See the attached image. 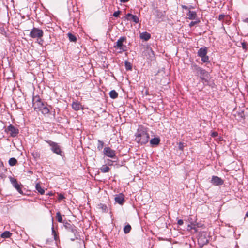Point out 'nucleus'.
Returning a JSON list of instances; mask_svg holds the SVG:
<instances>
[{
    "instance_id": "nucleus-34",
    "label": "nucleus",
    "mask_w": 248,
    "mask_h": 248,
    "mask_svg": "<svg viewBox=\"0 0 248 248\" xmlns=\"http://www.w3.org/2000/svg\"><path fill=\"white\" fill-rule=\"evenodd\" d=\"M199 22V20L198 21H192L189 24V26L190 27L193 26L194 25H195V24H197Z\"/></svg>"
},
{
    "instance_id": "nucleus-2",
    "label": "nucleus",
    "mask_w": 248,
    "mask_h": 248,
    "mask_svg": "<svg viewBox=\"0 0 248 248\" xmlns=\"http://www.w3.org/2000/svg\"><path fill=\"white\" fill-rule=\"evenodd\" d=\"M32 104L34 110L37 112L41 111L44 115L47 114L50 112L49 109L41 101L38 96H33Z\"/></svg>"
},
{
    "instance_id": "nucleus-8",
    "label": "nucleus",
    "mask_w": 248,
    "mask_h": 248,
    "mask_svg": "<svg viewBox=\"0 0 248 248\" xmlns=\"http://www.w3.org/2000/svg\"><path fill=\"white\" fill-rule=\"evenodd\" d=\"M43 35V31L42 30L36 28H33L31 31L30 36L33 38H41Z\"/></svg>"
},
{
    "instance_id": "nucleus-20",
    "label": "nucleus",
    "mask_w": 248,
    "mask_h": 248,
    "mask_svg": "<svg viewBox=\"0 0 248 248\" xmlns=\"http://www.w3.org/2000/svg\"><path fill=\"white\" fill-rule=\"evenodd\" d=\"M8 162H9V164L10 166H14L16 164V163H17V161L16 159V158H15L14 157H12V158H10Z\"/></svg>"
},
{
    "instance_id": "nucleus-18",
    "label": "nucleus",
    "mask_w": 248,
    "mask_h": 248,
    "mask_svg": "<svg viewBox=\"0 0 248 248\" xmlns=\"http://www.w3.org/2000/svg\"><path fill=\"white\" fill-rule=\"evenodd\" d=\"M35 188L37 190V191L41 195L44 194L45 190H44L43 188H42L39 183H37L36 184Z\"/></svg>"
},
{
    "instance_id": "nucleus-3",
    "label": "nucleus",
    "mask_w": 248,
    "mask_h": 248,
    "mask_svg": "<svg viewBox=\"0 0 248 248\" xmlns=\"http://www.w3.org/2000/svg\"><path fill=\"white\" fill-rule=\"evenodd\" d=\"M191 69L196 73L198 76L200 78L203 82L208 84L209 79V73L206 71L205 69L198 66L195 63L191 64Z\"/></svg>"
},
{
    "instance_id": "nucleus-44",
    "label": "nucleus",
    "mask_w": 248,
    "mask_h": 248,
    "mask_svg": "<svg viewBox=\"0 0 248 248\" xmlns=\"http://www.w3.org/2000/svg\"><path fill=\"white\" fill-rule=\"evenodd\" d=\"M204 239H205V241H203V244L208 243V240L205 238H204Z\"/></svg>"
},
{
    "instance_id": "nucleus-46",
    "label": "nucleus",
    "mask_w": 248,
    "mask_h": 248,
    "mask_svg": "<svg viewBox=\"0 0 248 248\" xmlns=\"http://www.w3.org/2000/svg\"><path fill=\"white\" fill-rule=\"evenodd\" d=\"M246 216H247V217H248V211L246 213Z\"/></svg>"
},
{
    "instance_id": "nucleus-11",
    "label": "nucleus",
    "mask_w": 248,
    "mask_h": 248,
    "mask_svg": "<svg viewBox=\"0 0 248 248\" xmlns=\"http://www.w3.org/2000/svg\"><path fill=\"white\" fill-rule=\"evenodd\" d=\"M211 183L215 186H220L224 183V181L218 176H213Z\"/></svg>"
},
{
    "instance_id": "nucleus-16",
    "label": "nucleus",
    "mask_w": 248,
    "mask_h": 248,
    "mask_svg": "<svg viewBox=\"0 0 248 248\" xmlns=\"http://www.w3.org/2000/svg\"><path fill=\"white\" fill-rule=\"evenodd\" d=\"M72 106L73 108L75 110L77 111V110H79L80 109L81 105L78 102H74L72 103Z\"/></svg>"
},
{
    "instance_id": "nucleus-6",
    "label": "nucleus",
    "mask_w": 248,
    "mask_h": 248,
    "mask_svg": "<svg viewBox=\"0 0 248 248\" xmlns=\"http://www.w3.org/2000/svg\"><path fill=\"white\" fill-rule=\"evenodd\" d=\"M63 226L68 231L73 233L74 235H78L77 228L74 224H70L67 221H63Z\"/></svg>"
},
{
    "instance_id": "nucleus-27",
    "label": "nucleus",
    "mask_w": 248,
    "mask_h": 248,
    "mask_svg": "<svg viewBox=\"0 0 248 248\" xmlns=\"http://www.w3.org/2000/svg\"><path fill=\"white\" fill-rule=\"evenodd\" d=\"M124 64H125V69L127 70H131L132 66H131L130 62H128V61H125Z\"/></svg>"
},
{
    "instance_id": "nucleus-17",
    "label": "nucleus",
    "mask_w": 248,
    "mask_h": 248,
    "mask_svg": "<svg viewBox=\"0 0 248 248\" xmlns=\"http://www.w3.org/2000/svg\"><path fill=\"white\" fill-rule=\"evenodd\" d=\"M160 140L158 138H154L150 140V144L152 145H157L160 142Z\"/></svg>"
},
{
    "instance_id": "nucleus-33",
    "label": "nucleus",
    "mask_w": 248,
    "mask_h": 248,
    "mask_svg": "<svg viewBox=\"0 0 248 248\" xmlns=\"http://www.w3.org/2000/svg\"><path fill=\"white\" fill-rule=\"evenodd\" d=\"M132 16H133L132 14H131L130 13H128L126 15L125 18L126 19L130 20V18Z\"/></svg>"
},
{
    "instance_id": "nucleus-24",
    "label": "nucleus",
    "mask_w": 248,
    "mask_h": 248,
    "mask_svg": "<svg viewBox=\"0 0 248 248\" xmlns=\"http://www.w3.org/2000/svg\"><path fill=\"white\" fill-rule=\"evenodd\" d=\"M56 217L57 221L60 223H63L62 218L60 212H58L56 213Z\"/></svg>"
},
{
    "instance_id": "nucleus-43",
    "label": "nucleus",
    "mask_w": 248,
    "mask_h": 248,
    "mask_svg": "<svg viewBox=\"0 0 248 248\" xmlns=\"http://www.w3.org/2000/svg\"><path fill=\"white\" fill-rule=\"evenodd\" d=\"M202 235L201 237H199V238L198 239V241L199 242H201L202 241Z\"/></svg>"
},
{
    "instance_id": "nucleus-15",
    "label": "nucleus",
    "mask_w": 248,
    "mask_h": 248,
    "mask_svg": "<svg viewBox=\"0 0 248 248\" xmlns=\"http://www.w3.org/2000/svg\"><path fill=\"white\" fill-rule=\"evenodd\" d=\"M187 15L188 16L187 18L190 20L195 19L197 16V14L196 12L192 11H189Z\"/></svg>"
},
{
    "instance_id": "nucleus-30",
    "label": "nucleus",
    "mask_w": 248,
    "mask_h": 248,
    "mask_svg": "<svg viewBox=\"0 0 248 248\" xmlns=\"http://www.w3.org/2000/svg\"><path fill=\"white\" fill-rule=\"evenodd\" d=\"M202 58V61L203 62H209V57L208 56L205 55V56H203V57H201Z\"/></svg>"
},
{
    "instance_id": "nucleus-38",
    "label": "nucleus",
    "mask_w": 248,
    "mask_h": 248,
    "mask_svg": "<svg viewBox=\"0 0 248 248\" xmlns=\"http://www.w3.org/2000/svg\"><path fill=\"white\" fill-rule=\"evenodd\" d=\"M64 198V196H63L62 194H60L59 195V198H58V199H59V200H62Z\"/></svg>"
},
{
    "instance_id": "nucleus-40",
    "label": "nucleus",
    "mask_w": 248,
    "mask_h": 248,
    "mask_svg": "<svg viewBox=\"0 0 248 248\" xmlns=\"http://www.w3.org/2000/svg\"><path fill=\"white\" fill-rule=\"evenodd\" d=\"M217 135H218V133L217 132H213L211 134V136L213 137H215L217 136Z\"/></svg>"
},
{
    "instance_id": "nucleus-7",
    "label": "nucleus",
    "mask_w": 248,
    "mask_h": 248,
    "mask_svg": "<svg viewBox=\"0 0 248 248\" xmlns=\"http://www.w3.org/2000/svg\"><path fill=\"white\" fill-rule=\"evenodd\" d=\"M5 131L10 134L12 137H16L19 133L18 128L15 127L12 124H10L5 129Z\"/></svg>"
},
{
    "instance_id": "nucleus-47",
    "label": "nucleus",
    "mask_w": 248,
    "mask_h": 248,
    "mask_svg": "<svg viewBox=\"0 0 248 248\" xmlns=\"http://www.w3.org/2000/svg\"><path fill=\"white\" fill-rule=\"evenodd\" d=\"M183 8H185V9H187V7H186V6H183Z\"/></svg>"
},
{
    "instance_id": "nucleus-9",
    "label": "nucleus",
    "mask_w": 248,
    "mask_h": 248,
    "mask_svg": "<svg viewBox=\"0 0 248 248\" xmlns=\"http://www.w3.org/2000/svg\"><path fill=\"white\" fill-rule=\"evenodd\" d=\"M103 153L106 156L108 157L111 158H116V151L109 147H105L104 148Z\"/></svg>"
},
{
    "instance_id": "nucleus-36",
    "label": "nucleus",
    "mask_w": 248,
    "mask_h": 248,
    "mask_svg": "<svg viewBox=\"0 0 248 248\" xmlns=\"http://www.w3.org/2000/svg\"><path fill=\"white\" fill-rule=\"evenodd\" d=\"M120 14V11H117L113 13V16L114 17H118Z\"/></svg>"
},
{
    "instance_id": "nucleus-14",
    "label": "nucleus",
    "mask_w": 248,
    "mask_h": 248,
    "mask_svg": "<svg viewBox=\"0 0 248 248\" xmlns=\"http://www.w3.org/2000/svg\"><path fill=\"white\" fill-rule=\"evenodd\" d=\"M140 38L142 40L147 41L151 38V34L145 31L140 34Z\"/></svg>"
},
{
    "instance_id": "nucleus-4",
    "label": "nucleus",
    "mask_w": 248,
    "mask_h": 248,
    "mask_svg": "<svg viewBox=\"0 0 248 248\" xmlns=\"http://www.w3.org/2000/svg\"><path fill=\"white\" fill-rule=\"evenodd\" d=\"M50 147L51 151L54 154L59 155L62 157L64 156V152L62 151L61 146L57 142L50 140H45Z\"/></svg>"
},
{
    "instance_id": "nucleus-41",
    "label": "nucleus",
    "mask_w": 248,
    "mask_h": 248,
    "mask_svg": "<svg viewBox=\"0 0 248 248\" xmlns=\"http://www.w3.org/2000/svg\"><path fill=\"white\" fill-rule=\"evenodd\" d=\"M130 0H120V1L121 2H123V3H125V2H128V1H129Z\"/></svg>"
},
{
    "instance_id": "nucleus-32",
    "label": "nucleus",
    "mask_w": 248,
    "mask_h": 248,
    "mask_svg": "<svg viewBox=\"0 0 248 248\" xmlns=\"http://www.w3.org/2000/svg\"><path fill=\"white\" fill-rule=\"evenodd\" d=\"M184 147H185V143H184L180 142L179 143L178 148H179V149L180 150L183 151L184 150Z\"/></svg>"
},
{
    "instance_id": "nucleus-39",
    "label": "nucleus",
    "mask_w": 248,
    "mask_h": 248,
    "mask_svg": "<svg viewBox=\"0 0 248 248\" xmlns=\"http://www.w3.org/2000/svg\"><path fill=\"white\" fill-rule=\"evenodd\" d=\"M183 220L182 219H179L178 220L177 224L179 225H182L183 224Z\"/></svg>"
},
{
    "instance_id": "nucleus-22",
    "label": "nucleus",
    "mask_w": 248,
    "mask_h": 248,
    "mask_svg": "<svg viewBox=\"0 0 248 248\" xmlns=\"http://www.w3.org/2000/svg\"><path fill=\"white\" fill-rule=\"evenodd\" d=\"M118 95V93L114 90L109 92V96L112 99H115L117 98Z\"/></svg>"
},
{
    "instance_id": "nucleus-1",
    "label": "nucleus",
    "mask_w": 248,
    "mask_h": 248,
    "mask_svg": "<svg viewBox=\"0 0 248 248\" xmlns=\"http://www.w3.org/2000/svg\"><path fill=\"white\" fill-rule=\"evenodd\" d=\"M136 141L141 144L147 143L149 140L150 136L147 133V129L143 126H139L135 134Z\"/></svg>"
},
{
    "instance_id": "nucleus-42",
    "label": "nucleus",
    "mask_w": 248,
    "mask_h": 248,
    "mask_svg": "<svg viewBox=\"0 0 248 248\" xmlns=\"http://www.w3.org/2000/svg\"><path fill=\"white\" fill-rule=\"evenodd\" d=\"M33 155H34V156L35 157H39V155L38 154V153H35V154L33 153Z\"/></svg>"
},
{
    "instance_id": "nucleus-19",
    "label": "nucleus",
    "mask_w": 248,
    "mask_h": 248,
    "mask_svg": "<svg viewBox=\"0 0 248 248\" xmlns=\"http://www.w3.org/2000/svg\"><path fill=\"white\" fill-rule=\"evenodd\" d=\"M100 171L103 173H106L108 172L110 168L108 166H107L106 165H103L100 169Z\"/></svg>"
},
{
    "instance_id": "nucleus-45",
    "label": "nucleus",
    "mask_w": 248,
    "mask_h": 248,
    "mask_svg": "<svg viewBox=\"0 0 248 248\" xmlns=\"http://www.w3.org/2000/svg\"><path fill=\"white\" fill-rule=\"evenodd\" d=\"M242 46H243V48H245L246 47V45H245V43H242Z\"/></svg>"
},
{
    "instance_id": "nucleus-29",
    "label": "nucleus",
    "mask_w": 248,
    "mask_h": 248,
    "mask_svg": "<svg viewBox=\"0 0 248 248\" xmlns=\"http://www.w3.org/2000/svg\"><path fill=\"white\" fill-rule=\"evenodd\" d=\"M132 20L133 22L137 23L139 22V19L138 16L136 15H133L131 16L130 20Z\"/></svg>"
},
{
    "instance_id": "nucleus-21",
    "label": "nucleus",
    "mask_w": 248,
    "mask_h": 248,
    "mask_svg": "<svg viewBox=\"0 0 248 248\" xmlns=\"http://www.w3.org/2000/svg\"><path fill=\"white\" fill-rule=\"evenodd\" d=\"M12 233L10 232L5 231L1 234V237L3 238H7L10 237Z\"/></svg>"
},
{
    "instance_id": "nucleus-28",
    "label": "nucleus",
    "mask_w": 248,
    "mask_h": 248,
    "mask_svg": "<svg viewBox=\"0 0 248 248\" xmlns=\"http://www.w3.org/2000/svg\"><path fill=\"white\" fill-rule=\"evenodd\" d=\"M52 233L54 236V239L55 241H57L58 239V236H57V234L56 233V232L54 230L53 226L52 227Z\"/></svg>"
},
{
    "instance_id": "nucleus-37",
    "label": "nucleus",
    "mask_w": 248,
    "mask_h": 248,
    "mask_svg": "<svg viewBox=\"0 0 248 248\" xmlns=\"http://www.w3.org/2000/svg\"><path fill=\"white\" fill-rule=\"evenodd\" d=\"M79 236V234H78V235H74V237L73 238H71L70 239V240L72 241H75V240L76 239H78V237Z\"/></svg>"
},
{
    "instance_id": "nucleus-25",
    "label": "nucleus",
    "mask_w": 248,
    "mask_h": 248,
    "mask_svg": "<svg viewBox=\"0 0 248 248\" xmlns=\"http://www.w3.org/2000/svg\"><path fill=\"white\" fill-rule=\"evenodd\" d=\"M97 141H98V144H97V148L99 151H100L103 149L104 143L103 141H101L99 140H98Z\"/></svg>"
},
{
    "instance_id": "nucleus-10",
    "label": "nucleus",
    "mask_w": 248,
    "mask_h": 248,
    "mask_svg": "<svg viewBox=\"0 0 248 248\" xmlns=\"http://www.w3.org/2000/svg\"><path fill=\"white\" fill-rule=\"evenodd\" d=\"M10 180L13 186L17 190V191L20 194H23V192L21 187V185L19 184L17 180L13 177H10Z\"/></svg>"
},
{
    "instance_id": "nucleus-5",
    "label": "nucleus",
    "mask_w": 248,
    "mask_h": 248,
    "mask_svg": "<svg viewBox=\"0 0 248 248\" xmlns=\"http://www.w3.org/2000/svg\"><path fill=\"white\" fill-rule=\"evenodd\" d=\"M126 38L124 36L121 37L114 45V47L116 49H119V53L126 51L127 47L126 45H124L123 43L125 42Z\"/></svg>"
},
{
    "instance_id": "nucleus-12",
    "label": "nucleus",
    "mask_w": 248,
    "mask_h": 248,
    "mask_svg": "<svg viewBox=\"0 0 248 248\" xmlns=\"http://www.w3.org/2000/svg\"><path fill=\"white\" fill-rule=\"evenodd\" d=\"M115 201L120 204H123L124 202V196L121 193L115 197Z\"/></svg>"
},
{
    "instance_id": "nucleus-26",
    "label": "nucleus",
    "mask_w": 248,
    "mask_h": 248,
    "mask_svg": "<svg viewBox=\"0 0 248 248\" xmlns=\"http://www.w3.org/2000/svg\"><path fill=\"white\" fill-rule=\"evenodd\" d=\"M131 229V227L129 224L126 225L124 229V232L125 233H128L130 232Z\"/></svg>"
},
{
    "instance_id": "nucleus-13",
    "label": "nucleus",
    "mask_w": 248,
    "mask_h": 248,
    "mask_svg": "<svg viewBox=\"0 0 248 248\" xmlns=\"http://www.w3.org/2000/svg\"><path fill=\"white\" fill-rule=\"evenodd\" d=\"M207 53V48L206 47H201L198 51V56L200 57H203L206 55Z\"/></svg>"
},
{
    "instance_id": "nucleus-31",
    "label": "nucleus",
    "mask_w": 248,
    "mask_h": 248,
    "mask_svg": "<svg viewBox=\"0 0 248 248\" xmlns=\"http://www.w3.org/2000/svg\"><path fill=\"white\" fill-rule=\"evenodd\" d=\"M99 206L104 212H106L107 210V207L106 205L100 204L99 205Z\"/></svg>"
},
{
    "instance_id": "nucleus-35",
    "label": "nucleus",
    "mask_w": 248,
    "mask_h": 248,
    "mask_svg": "<svg viewBox=\"0 0 248 248\" xmlns=\"http://www.w3.org/2000/svg\"><path fill=\"white\" fill-rule=\"evenodd\" d=\"M225 16L224 15H223V14L219 15V16H218V19L220 21H222L224 19Z\"/></svg>"
},
{
    "instance_id": "nucleus-23",
    "label": "nucleus",
    "mask_w": 248,
    "mask_h": 248,
    "mask_svg": "<svg viewBox=\"0 0 248 248\" xmlns=\"http://www.w3.org/2000/svg\"><path fill=\"white\" fill-rule=\"evenodd\" d=\"M67 35H68L69 40L71 42H76V41L77 38L74 35H73V34H72L71 33H68Z\"/></svg>"
}]
</instances>
